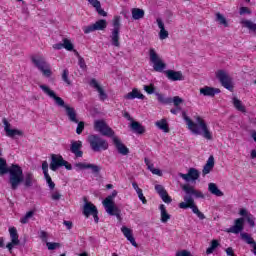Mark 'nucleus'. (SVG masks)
<instances>
[{
  "instance_id": "nucleus-1",
  "label": "nucleus",
  "mask_w": 256,
  "mask_h": 256,
  "mask_svg": "<svg viewBox=\"0 0 256 256\" xmlns=\"http://www.w3.org/2000/svg\"><path fill=\"white\" fill-rule=\"evenodd\" d=\"M3 149L0 148V177L9 173L8 183L12 191H17L19 185L23 183L25 189H31L33 185L37 184V179L32 172H26L23 175V168L19 164H12L10 167L7 166V160L2 157Z\"/></svg>"
},
{
  "instance_id": "nucleus-2",
  "label": "nucleus",
  "mask_w": 256,
  "mask_h": 256,
  "mask_svg": "<svg viewBox=\"0 0 256 256\" xmlns=\"http://www.w3.org/2000/svg\"><path fill=\"white\" fill-rule=\"evenodd\" d=\"M182 190L184 191L185 195L183 197L184 202L179 203L180 209H192V212L197 215V217L200 218L201 221L205 219V214L199 210L197 205H195V200L193 197H196V199H203L205 195L201 193V191L195 190V187L184 184L181 186Z\"/></svg>"
},
{
  "instance_id": "nucleus-3",
  "label": "nucleus",
  "mask_w": 256,
  "mask_h": 256,
  "mask_svg": "<svg viewBox=\"0 0 256 256\" xmlns=\"http://www.w3.org/2000/svg\"><path fill=\"white\" fill-rule=\"evenodd\" d=\"M182 117L184 121L186 122L188 129L194 134V135H202L204 139H207V141H213V133L209 131V127H207V123H205V120L201 116L196 117V123L187 116V113L182 112Z\"/></svg>"
},
{
  "instance_id": "nucleus-4",
  "label": "nucleus",
  "mask_w": 256,
  "mask_h": 256,
  "mask_svg": "<svg viewBox=\"0 0 256 256\" xmlns=\"http://www.w3.org/2000/svg\"><path fill=\"white\" fill-rule=\"evenodd\" d=\"M40 89L43 91V93H45V95H48V97L54 99L55 105H57V107H62L63 109H65L69 121L77 122V111L75 110V108L69 106L68 104H65V100L57 96V94H55V91L51 90L49 86L40 85Z\"/></svg>"
},
{
  "instance_id": "nucleus-5",
  "label": "nucleus",
  "mask_w": 256,
  "mask_h": 256,
  "mask_svg": "<svg viewBox=\"0 0 256 256\" xmlns=\"http://www.w3.org/2000/svg\"><path fill=\"white\" fill-rule=\"evenodd\" d=\"M31 61L34 67L42 73L43 77L49 78L53 75V71L51 70V65L45 59L43 55H32Z\"/></svg>"
},
{
  "instance_id": "nucleus-6",
  "label": "nucleus",
  "mask_w": 256,
  "mask_h": 256,
  "mask_svg": "<svg viewBox=\"0 0 256 256\" xmlns=\"http://www.w3.org/2000/svg\"><path fill=\"white\" fill-rule=\"evenodd\" d=\"M114 197H117V190L112 191V195L106 197L102 204L108 215L115 216L117 219H121V210L119 207L115 206V202L113 201Z\"/></svg>"
},
{
  "instance_id": "nucleus-7",
  "label": "nucleus",
  "mask_w": 256,
  "mask_h": 256,
  "mask_svg": "<svg viewBox=\"0 0 256 256\" xmlns=\"http://www.w3.org/2000/svg\"><path fill=\"white\" fill-rule=\"evenodd\" d=\"M88 143L90 144L92 151L95 153H99V151H107V149H109V143L107 140L101 138V136L97 134L88 136Z\"/></svg>"
},
{
  "instance_id": "nucleus-8",
  "label": "nucleus",
  "mask_w": 256,
  "mask_h": 256,
  "mask_svg": "<svg viewBox=\"0 0 256 256\" xmlns=\"http://www.w3.org/2000/svg\"><path fill=\"white\" fill-rule=\"evenodd\" d=\"M149 57L153 65L154 71H156L157 73H163V71L167 69V64L163 62V60L161 59V57H159V54H157L155 49L151 48L149 50Z\"/></svg>"
},
{
  "instance_id": "nucleus-9",
  "label": "nucleus",
  "mask_w": 256,
  "mask_h": 256,
  "mask_svg": "<svg viewBox=\"0 0 256 256\" xmlns=\"http://www.w3.org/2000/svg\"><path fill=\"white\" fill-rule=\"evenodd\" d=\"M59 167H65L67 171H71V169H73V166L69 162H67L65 159H63V156L52 154L51 163H50L51 171H57Z\"/></svg>"
},
{
  "instance_id": "nucleus-10",
  "label": "nucleus",
  "mask_w": 256,
  "mask_h": 256,
  "mask_svg": "<svg viewBox=\"0 0 256 256\" xmlns=\"http://www.w3.org/2000/svg\"><path fill=\"white\" fill-rule=\"evenodd\" d=\"M95 131H98L104 137H113L115 135V131L107 125V123L103 120H96L94 123Z\"/></svg>"
},
{
  "instance_id": "nucleus-11",
  "label": "nucleus",
  "mask_w": 256,
  "mask_h": 256,
  "mask_svg": "<svg viewBox=\"0 0 256 256\" xmlns=\"http://www.w3.org/2000/svg\"><path fill=\"white\" fill-rule=\"evenodd\" d=\"M84 206H83V215L86 217L93 216L95 223H99V211H97V206L93 205V203L88 202L87 198H84Z\"/></svg>"
},
{
  "instance_id": "nucleus-12",
  "label": "nucleus",
  "mask_w": 256,
  "mask_h": 256,
  "mask_svg": "<svg viewBox=\"0 0 256 256\" xmlns=\"http://www.w3.org/2000/svg\"><path fill=\"white\" fill-rule=\"evenodd\" d=\"M216 77L220 81L222 87L228 89V91H233V80L227 74V72H225V70H219L216 73Z\"/></svg>"
},
{
  "instance_id": "nucleus-13",
  "label": "nucleus",
  "mask_w": 256,
  "mask_h": 256,
  "mask_svg": "<svg viewBox=\"0 0 256 256\" xmlns=\"http://www.w3.org/2000/svg\"><path fill=\"white\" fill-rule=\"evenodd\" d=\"M106 29H107V20L105 19H100L96 21L94 24L83 27V31L85 35H89V33H93V31H105Z\"/></svg>"
},
{
  "instance_id": "nucleus-14",
  "label": "nucleus",
  "mask_w": 256,
  "mask_h": 256,
  "mask_svg": "<svg viewBox=\"0 0 256 256\" xmlns=\"http://www.w3.org/2000/svg\"><path fill=\"white\" fill-rule=\"evenodd\" d=\"M3 124L6 137H10V139H15V137H23V131L19 129H11V123L7 121V118H3Z\"/></svg>"
},
{
  "instance_id": "nucleus-15",
  "label": "nucleus",
  "mask_w": 256,
  "mask_h": 256,
  "mask_svg": "<svg viewBox=\"0 0 256 256\" xmlns=\"http://www.w3.org/2000/svg\"><path fill=\"white\" fill-rule=\"evenodd\" d=\"M83 142L81 140H72L70 142V153H73L76 158L83 157Z\"/></svg>"
},
{
  "instance_id": "nucleus-16",
  "label": "nucleus",
  "mask_w": 256,
  "mask_h": 256,
  "mask_svg": "<svg viewBox=\"0 0 256 256\" xmlns=\"http://www.w3.org/2000/svg\"><path fill=\"white\" fill-rule=\"evenodd\" d=\"M245 218H238L234 221V225L226 230V233H234L235 235H239L241 231L244 229Z\"/></svg>"
},
{
  "instance_id": "nucleus-17",
  "label": "nucleus",
  "mask_w": 256,
  "mask_h": 256,
  "mask_svg": "<svg viewBox=\"0 0 256 256\" xmlns=\"http://www.w3.org/2000/svg\"><path fill=\"white\" fill-rule=\"evenodd\" d=\"M178 175L181 177V179H184V181L189 183V181H197V179H199L200 173L199 170L190 168L187 174L179 173Z\"/></svg>"
},
{
  "instance_id": "nucleus-18",
  "label": "nucleus",
  "mask_w": 256,
  "mask_h": 256,
  "mask_svg": "<svg viewBox=\"0 0 256 256\" xmlns=\"http://www.w3.org/2000/svg\"><path fill=\"white\" fill-rule=\"evenodd\" d=\"M155 191L158 193L159 197L162 199L164 203H171L173 199L170 198L169 194L167 193V190H165V187L161 184L155 185Z\"/></svg>"
},
{
  "instance_id": "nucleus-19",
  "label": "nucleus",
  "mask_w": 256,
  "mask_h": 256,
  "mask_svg": "<svg viewBox=\"0 0 256 256\" xmlns=\"http://www.w3.org/2000/svg\"><path fill=\"white\" fill-rule=\"evenodd\" d=\"M75 167L79 169V171H83L85 169H91L92 173L99 174L101 172V166L95 164H87L83 162H79L75 164Z\"/></svg>"
},
{
  "instance_id": "nucleus-20",
  "label": "nucleus",
  "mask_w": 256,
  "mask_h": 256,
  "mask_svg": "<svg viewBox=\"0 0 256 256\" xmlns=\"http://www.w3.org/2000/svg\"><path fill=\"white\" fill-rule=\"evenodd\" d=\"M42 171L46 179V182L49 186V189L53 191V189H55V182H53V180L51 179V176L49 175V163H47V161H44L42 163Z\"/></svg>"
},
{
  "instance_id": "nucleus-21",
  "label": "nucleus",
  "mask_w": 256,
  "mask_h": 256,
  "mask_svg": "<svg viewBox=\"0 0 256 256\" xmlns=\"http://www.w3.org/2000/svg\"><path fill=\"white\" fill-rule=\"evenodd\" d=\"M219 93H221L219 88H213L211 86L200 88V95H203V97H215L216 95H219Z\"/></svg>"
},
{
  "instance_id": "nucleus-22",
  "label": "nucleus",
  "mask_w": 256,
  "mask_h": 256,
  "mask_svg": "<svg viewBox=\"0 0 256 256\" xmlns=\"http://www.w3.org/2000/svg\"><path fill=\"white\" fill-rule=\"evenodd\" d=\"M112 141L120 155H129V148H127L119 138L113 136Z\"/></svg>"
},
{
  "instance_id": "nucleus-23",
  "label": "nucleus",
  "mask_w": 256,
  "mask_h": 256,
  "mask_svg": "<svg viewBox=\"0 0 256 256\" xmlns=\"http://www.w3.org/2000/svg\"><path fill=\"white\" fill-rule=\"evenodd\" d=\"M164 73L169 81H183L185 79L181 71L166 70Z\"/></svg>"
},
{
  "instance_id": "nucleus-24",
  "label": "nucleus",
  "mask_w": 256,
  "mask_h": 256,
  "mask_svg": "<svg viewBox=\"0 0 256 256\" xmlns=\"http://www.w3.org/2000/svg\"><path fill=\"white\" fill-rule=\"evenodd\" d=\"M90 87H93L99 93L100 101L107 99V93H105V90H103L95 78L90 81Z\"/></svg>"
},
{
  "instance_id": "nucleus-25",
  "label": "nucleus",
  "mask_w": 256,
  "mask_h": 256,
  "mask_svg": "<svg viewBox=\"0 0 256 256\" xmlns=\"http://www.w3.org/2000/svg\"><path fill=\"white\" fill-rule=\"evenodd\" d=\"M121 231H122L124 237H126L127 241H129L131 243V245H133V247H138L137 242L135 241V237H133L132 229H129L126 226H122Z\"/></svg>"
},
{
  "instance_id": "nucleus-26",
  "label": "nucleus",
  "mask_w": 256,
  "mask_h": 256,
  "mask_svg": "<svg viewBox=\"0 0 256 256\" xmlns=\"http://www.w3.org/2000/svg\"><path fill=\"white\" fill-rule=\"evenodd\" d=\"M156 23L160 29L159 39L161 41H164V39H167L169 37V31L165 30V23H163V19L157 18Z\"/></svg>"
},
{
  "instance_id": "nucleus-27",
  "label": "nucleus",
  "mask_w": 256,
  "mask_h": 256,
  "mask_svg": "<svg viewBox=\"0 0 256 256\" xmlns=\"http://www.w3.org/2000/svg\"><path fill=\"white\" fill-rule=\"evenodd\" d=\"M213 167H215V157L210 156L203 167L202 175L204 177L205 175H209V173H211V171L213 170Z\"/></svg>"
},
{
  "instance_id": "nucleus-28",
  "label": "nucleus",
  "mask_w": 256,
  "mask_h": 256,
  "mask_svg": "<svg viewBox=\"0 0 256 256\" xmlns=\"http://www.w3.org/2000/svg\"><path fill=\"white\" fill-rule=\"evenodd\" d=\"M94 9H96V12L100 17H107V12L101 8V2L99 0H87Z\"/></svg>"
},
{
  "instance_id": "nucleus-29",
  "label": "nucleus",
  "mask_w": 256,
  "mask_h": 256,
  "mask_svg": "<svg viewBox=\"0 0 256 256\" xmlns=\"http://www.w3.org/2000/svg\"><path fill=\"white\" fill-rule=\"evenodd\" d=\"M124 99L133 100V99H145V95H143L137 88H134L131 92L124 96Z\"/></svg>"
},
{
  "instance_id": "nucleus-30",
  "label": "nucleus",
  "mask_w": 256,
  "mask_h": 256,
  "mask_svg": "<svg viewBox=\"0 0 256 256\" xmlns=\"http://www.w3.org/2000/svg\"><path fill=\"white\" fill-rule=\"evenodd\" d=\"M130 127L132 131H134V133H137L138 135H143V133H145V126L141 125V123L137 121H132Z\"/></svg>"
},
{
  "instance_id": "nucleus-31",
  "label": "nucleus",
  "mask_w": 256,
  "mask_h": 256,
  "mask_svg": "<svg viewBox=\"0 0 256 256\" xmlns=\"http://www.w3.org/2000/svg\"><path fill=\"white\" fill-rule=\"evenodd\" d=\"M159 209H160L161 223H167V221H169V219H171V215L169 213H167V208H165L164 204H161L159 206Z\"/></svg>"
},
{
  "instance_id": "nucleus-32",
  "label": "nucleus",
  "mask_w": 256,
  "mask_h": 256,
  "mask_svg": "<svg viewBox=\"0 0 256 256\" xmlns=\"http://www.w3.org/2000/svg\"><path fill=\"white\" fill-rule=\"evenodd\" d=\"M121 30H112L111 31V35H110V39H111V43L114 47H120L121 43L119 42L120 33Z\"/></svg>"
},
{
  "instance_id": "nucleus-33",
  "label": "nucleus",
  "mask_w": 256,
  "mask_h": 256,
  "mask_svg": "<svg viewBox=\"0 0 256 256\" xmlns=\"http://www.w3.org/2000/svg\"><path fill=\"white\" fill-rule=\"evenodd\" d=\"M131 13L132 19H134V21H139V19H143V17H145V10L141 8H133Z\"/></svg>"
},
{
  "instance_id": "nucleus-34",
  "label": "nucleus",
  "mask_w": 256,
  "mask_h": 256,
  "mask_svg": "<svg viewBox=\"0 0 256 256\" xmlns=\"http://www.w3.org/2000/svg\"><path fill=\"white\" fill-rule=\"evenodd\" d=\"M232 103L237 111H240V113H247V108H245L243 102H241L237 97L232 99Z\"/></svg>"
},
{
  "instance_id": "nucleus-35",
  "label": "nucleus",
  "mask_w": 256,
  "mask_h": 256,
  "mask_svg": "<svg viewBox=\"0 0 256 256\" xmlns=\"http://www.w3.org/2000/svg\"><path fill=\"white\" fill-rule=\"evenodd\" d=\"M208 191H210L212 195H216V197H223V192L219 189V187H217V184L215 183L208 184Z\"/></svg>"
},
{
  "instance_id": "nucleus-36",
  "label": "nucleus",
  "mask_w": 256,
  "mask_h": 256,
  "mask_svg": "<svg viewBox=\"0 0 256 256\" xmlns=\"http://www.w3.org/2000/svg\"><path fill=\"white\" fill-rule=\"evenodd\" d=\"M155 95L157 97V100L162 104V105H171L173 103V98L171 97H165V95L155 92Z\"/></svg>"
},
{
  "instance_id": "nucleus-37",
  "label": "nucleus",
  "mask_w": 256,
  "mask_h": 256,
  "mask_svg": "<svg viewBox=\"0 0 256 256\" xmlns=\"http://www.w3.org/2000/svg\"><path fill=\"white\" fill-rule=\"evenodd\" d=\"M240 237L242 239V241H244V243H247V245H251L252 247L254 245H256L255 240L253 239V237H251V235L247 232H242L240 233Z\"/></svg>"
},
{
  "instance_id": "nucleus-38",
  "label": "nucleus",
  "mask_w": 256,
  "mask_h": 256,
  "mask_svg": "<svg viewBox=\"0 0 256 256\" xmlns=\"http://www.w3.org/2000/svg\"><path fill=\"white\" fill-rule=\"evenodd\" d=\"M9 234H10V239L15 245H19V233H17V228L11 227L9 228Z\"/></svg>"
},
{
  "instance_id": "nucleus-39",
  "label": "nucleus",
  "mask_w": 256,
  "mask_h": 256,
  "mask_svg": "<svg viewBox=\"0 0 256 256\" xmlns=\"http://www.w3.org/2000/svg\"><path fill=\"white\" fill-rule=\"evenodd\" d=\"M156 127L160 129L161 131H164V133H169V124H167L166 119H161L157 122H155Z\"/></svg>"
},
{
  "instance_id": "nucleus-40",
  "label": "nucleus",
  "mask_w": 256,
  "mask_h": 256,
  "mask_svg": "<svg viewBox=\"0 0 256 256\" xmlns=\"http://www.w3.org/2000/svg\"><path fill=\"white\" fill-rule=\"evenodd\" d=\"M216 22L223 27H229V22H227V18L220 12L216 13Z\"/></svg>"
},
{
  "instance_id": "nucleus-41",
  "label": "nucleus",
  "mask_w": 256,
  "mask_h": 256,
  "mask_svg": "<svg viewBox=\"0 0 256 256\" xmlns=\"http://www.w3.org/2000/svg\"><path fill=\"white\" fill-rule=\"evenodd\" d=\"M70 123H76L77 124V128H76L77 135H81V133H83V131L85 130V122L79 121V119H77V113H76V122L75 121H70Z\"/></svg>"
},
{
  "instance_id": "nucleus-42",
  "label": "nucleus",
  "mask_w": 256,
  "mask_h": 256,
  "mask_svg": "<svg viewBox=\"0 0 256 256\" xmlns=\"http://www.w3.org/2000/svg\"><path fill=\"white\" fill-rule=\"evenodd\" d=\"M241 23L243 27H246V29L252 31V33H256V24L253 23L251 20H242Z\"/></svg>"
},
{
  "instance_id": "nucleus-43",
  "label": "nucleus",
  "mask_w": 256,
  "mask_h": 256,
  "mask_svg": "<svg viewBox=\"0 0 256 256\" xmlns=\"http://www.w3.org/2000/svg\"><path fill=\"white\" fill-rule=\"evenodd\" d=\"M114 31H121V16H115L112 21Z\"/></svg>"
},
{
  "instance_id": "nucleus-44",
  "label": "nucleus",
  "mask_w": 256,
  "mask_h": 256,
  "mask_svg": "<svg viewBox=\"0 0 256 256\" xmlns=\"http://www.w3.org/2000/svg\"><path fill=\"white\" fill-rule=\"evenodd\" d=\"M33 215H35V212L33 210L28 211L21 219H20V223H22V225H26V223H29V219H31L33 217Z\"/></svg>"
},
{
  "instance_id": "nucleus-45",
  "label": "nucleus",
  "mask_w": 256,
  "mask_h": 256,
  "mask_svg": "<svg viewBox=\"0 0 256 256\" xmlns=\"http://www.w3.org/2000/svg\"><path fill=\"white\" fill-rule=\"evenodd\" d=\"M74 53L78 57V65L80 69H83V71H85V69H87V64L85 63V59H83V57H81V55H79V52H77L76 50H74Z\"/></svg>"
},
{
  "instance_id": "nucleus-46",
  "label": "nucleus",
  "mask_w": 256,
  "mask_h": 256,
  "mask_svg": "<svg viewBox=\"0 0 256 256\" xmlns=\"http://www.w3.org/2000/svg\"><path fill=\"white\" fill-rule=\"evenodd\" d=\"M62 81L64 83H66V85H72L71 80H69V70L68 69H64L62 72Z\"/></svg>"
},
{
  "instance_id": "nucleus-47",
  "label": "nucleus",
  "mask_w": 256,
  "mask_h": 256,
  "mask_svg": "<svg viewBox=\"0 0 256 256\" xmlns=\"http://www.w3.org/2000/svg\"><path fill=\"white\" fill-rule=\"evenodd\" d=\"M63 46L66 51H73V49L75 48V46H73V43H71V40L67 38L63 39Z\"/></svg>"
},
{
  "instance_id": "nucleus-48",
  "label": "nucleus",
  "mask_w": 256,
  "mask_h": 256,
  "mask_svg": "<svg viewBox=\"0 0 256 256\" xmlns=\"http://www.w3.org/2000/svg\"><path fill=\"white\" fill-rule=\"evenodd\" d=\"M172 103H174L175 107H179L181 103H183V98L179 96H175L172 98Z\"/></svg>"
},
{
  "instance_id": "nucleus-49",
  "label": "nucleus",
  "mask_w": 256,
  "mask_h": 256,
  "mask_svg": "<svg viewBox=\"0 0 256 256\" xmlns=\"http://www.w3.org/2000/svg\"><path fill=\"white\" fill-rule=\"evenodd\" d=\"M246 221H247V223L250 225V227H255V217H253L252 214H249V215L246 217Z\"/></svg>"
},
{
  "instance_id": "nucleus-50",
  "label": "nucleus",
  "mask_w": 256,
  "mask_h": 256,
  "mask_svg": "<svg viewBox=\"0 0 256 256\" xmlns=\"http://www.w3.org/2000/svg\"><path fill=\"white\" fill-rule=\"evenodd\" d=\"M144 91H146L148 95H153V93H155V87H153V84L150 86L144 85Z\"/></svg>"
},
{
  "instance_id": "nucleus-51",
  "label": "nucleus",
  "mask_w": 256,
  "mask_h": 256,
  "mask_svg": "<svg viewBox=\"0 0 256 256\" xmlns=\"http://www.w3.org/2000/svg\"><path fill=\"white\" fill-rule=\"evenodd\" d=\"M46 246L49 249V251H54L56 247H59V243L56 242H46Z\"/></svg>"
},
{
  "instance_id": "nucleus-52",
  "label": "nucleus",
  "mask_w": 256,
  "mask_h": 256,
  "mask_svg": "<svg viewBox=\"0 0 256 256\" xmlns=\"http://www.w3.org/2000/svg\"><path fill=\"white\" fill-rule=\"evenodd\" d=\"M138 195V199H140V201L143 203V205H146L147 203V199L145 198V196L143 195V190H139L138 192H136Z\"/></svg>"
},
{
  "instance_id": "nucleus-53",
  "label": "nucleus",
  "mask_w": 256,
  "mask_h": 256,
  "mask_svg": "<svg viewBox=\"0 0 256 256\" xmlns=\"http://www.w3.org/2000/svg\"><path fill=\"white\" fill-rule=\"evenodd\" d=\"M52 201H59L61 199V193L59 191H55L51 194Z\"/></svg>"
},
{
  "instance_id": "nucleus-54",
  "label": "nucleus",
  "mask_w": 256,
  "mask_h": 256,
  "mask_svg": "<svg viewBox=\"0 0 256 256\" xmlns=\"http://www.w3.org/2000/svg\"><path fill=\"white\" fill-rule=\"evenodd\" d=\"M176 256H193V254L187 250H181L176 253Z\"/></svg>"
},
{
  "instance_id": "nucleus-55",
  "label": "nucleus",
  "mask_w": 256,
  "mask_h": 256,
  "mask_svg": "<svg viewBox=\"0 0 256 256\" xmlns=\"http://www.w3.org/2000/svg\"><path fill=\"white\" fill-rule=\"evenodd\" d=\"M251 13V10H249V8L247 7H241L240 8V15H250Z\"/></svg>"
},
{
  "instance_id": "nucleus-56",
  "label": "nucleus",
  "mask_w": 256,
  "mask_h": 256,
  "mask_svg": "<svg viewBox=\"0 0 256 256\" xmlns=\"http://www.w3.org/2000/svg\"><path fill=\"white\" fill-rule=\"evenodd\" d=\"M39 237H40V239H42V241L44 242V243H47V232H45V231H40V235H39Z\"/></svg>"
},
{
  "instance_id": "nucleus-57",
  "label": "nucleus",
  "mask_w": 256,
  "mask_h": 256,
  "mask_svg": "<svg viewBox=\"0 0 256 256\" xmlns=\"http://www.w3.org/2000/svg\"><path fill=\"white\" fill-rule=\"evenodd\" d=\"M239 215H241V217H245V219H247V216H249V212H247V209H240L239 211Z\"/></svg>"
},
{
  "instance_id": "nucleus-58",
  "label": "nucleus",
  "mask_w": 256,
  "mask_h": 256,
  "mask_svg": "<svg viewBox=\"0 0 256 256\" xmlns=\"http://www.w3.org/2000/svg\"><path fill=\"white\" fill-rule=\"evenodd\" d=\"M63 225H65V227H67L68 230L73 229V222L71 221L64 220Z\"/></svg>"
},
{
  "instance_id": "nucleus-59",
  "label": "nucleus",
  "mask_w": 256,
  "mask_h": 256,
  "mask_svg": "<svg viewBox=\"0 0 256 256\" xmlns=\"http://www.w3.org/2000/svg\"><path fill=\"white\" fill-rule=\"evenodd\" d=\"M17 245H19V244H15V243H13V242L11 241L10 243H8V244L6 245V247L8 248V250L10 251V253H13V247H14V246H17Z\"/></svg>"
},
{
  "instance_id": "nucleus-60",
  "label": "nucleus",
  "mask_w": 256,
  "mask_h": 256,
  "mask_svg": "<svg viewBox=\"0 0 256 256\" xmlns=\"http://www.w3.org/2000/svg\"><path fill=\"white\" fill-rule=\"evenodd\" d=\"M53 49H56L57 51H61V49H64L63 43L54 44Z\"/></svg>"
},
{
  "instance_id": "nucleus-61",
  "label": "nucleus",
  "mask_w": 256,
  "mask_h": 256,
  "mask_svg": "<svg viewBox=\"0 0 256 256\" xmlns=\"http://www.w3.org/2000/svg\"><path fill=\"white\" fill-rule=\"evenodd\" d=\"M210 247H212L214 250L219 247V241L212 240Z\"/></svg>"
},
{
  "instance_id": "nucleus-62",
  "label": "nucleus",
  "mask_w": 256,
  "mask_h": 256,
  "mask_svg": "<svg viewBox=\"0 0 256 256\" xmlns=\"http://www.w3.org/2000/svg\"><path fill=\"white\" fill-rule=\"evenodd\" d=\"M153 175H158V177H161L163 175V172H161V170L154 168V170H152Z\"/></svg>"
},
{
  "instance_id": "nucleus-63",
  "label": "nucleus",
  "mask_w": 256,
  "mask_h": 256,
  "mask_svg": "<svg viewBox=\"0 0 256 256\" xmlns=\"http://www.w3.org/2000/svg\"><path fill=\"white\" fill-rule=\"evenodd\" d=\"M226 255H228V256L235 255V253H234V251H233V248L228 247V248L226 249Z\"/></svg>"
},
{
  "instance_id": "nucleus-64",
  "label": "nucleus",
  "mask_w": 256,
  "mask_h": 256,
  "mask_svg": "<svg viewBox=\"0 0 256 256\" xmlns=\"http://www.w3.org/2000/svg\"><path fill=\"white\" fill-rule=\"evenodd\" d=\"M250 159H256V150L255 149L251 150Z\"/></svg>"
}]
</instances>
